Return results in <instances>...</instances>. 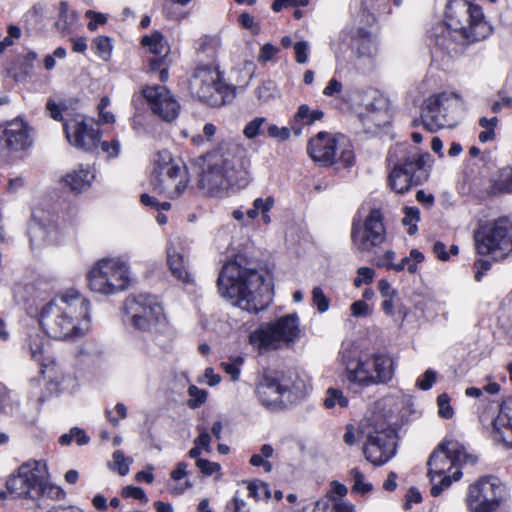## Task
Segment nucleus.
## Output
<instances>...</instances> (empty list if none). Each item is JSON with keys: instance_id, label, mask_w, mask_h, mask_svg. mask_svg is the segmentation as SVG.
Returning a JSON list of instances; mask_svg holds the SVG:
<instances>
[{"instance_id": "nucleus-48", "label": "nucleus", "mask_w": 512, "mask_h": 512, "mask_svg": "<svg viewBox=\"0 0 512 512\" xmlns=\"http://www.w3.org/2000/svg\"><path fill=\"white\" fill-rule=\"evenodd\" d=\"M196 466L205 476H211L220 470V465L218 463L211 462L206 459H197Z\"/></svg>"}, {"instance_id": "nucleus-61", "label": "nucleus", "mask_w": 512, "mask_h": 512, "mask_svg": "<svg viewBox=\"0 0 512 512\" xmlns=\"http://www.w3.org/2000/svg\"><path fill=\"white\" fill-rule=\"evenodd\" d=\"M278 49L271 44H265L260 50L258 60L265 63L271 60L277 53Z\"/></svg>"}, {"instance_id": "nucleus-20", "label": "nucleus", "mask_w": 512, "mask_h": 512, "mask_svg": "<svg viewBox=\"0 0 512 512\" xmlns=\"http://www.w3.org/2000/svg\"><path fill=\"white\" fill-rule=\"evenodd\" d=\"M46 465L42 461L22 464L16 474L9 476L6 488L15 498L36 499V491L40 489L42 473Z\"/></svg>"}, {"instance_id": "nucleus-1", "label": "nucleus", "mask_w": 512, "mask_h": 512, "mask_svg": "<svg viewBox=\"0 0 512 512\" xmlns=\"http://www.w3.org/2000/svg\"><path fill=\"white\" fill-rule=\"evenodd\" d=\"M250 166V158L242 145L223 142L205 155L198 187L207 196L224 197L232 187L248 185Z\"/></svg>"}, {"instance_id": "nucleus-43", "label": "nucleus", "mask_w": 512, "mask_h": 512, "mask_svg": "<svg viewBox=\"0 0 512 512\" xmlns=\"http://www.w3.org/2000/svg\"><path fill=\"white\" fill-rule=\"evenodd\" d=\"M44 345V338L39 334L30 335L28 339V347L31 353V358L36 361H41L42 350Z\"/></svg>"}, {"instance_id": "nucleus-49", "label": "nucleus", "mask_w": 512, "mask_h": 512, "mask_svg": "<svg viewBox=\"0 0 512 512\" xmlns=\"http://www.w3.org/2000/svg\"><path fill=\"white\" fill-rule=\"evenodd\" d=\"M309 0H275L272 4V9L275 12L281 11L284 7H305Z\"/></svg>"}, {"instance_id": "nucleus-22", "label": "nucleus", "mask_w": 512, "mask_h": 512, "mask_svg": "<svg viewBox=\"0 0 512 512\" xmlns=\"http://www.w3.org/2000/svg\"><path fill=\"white\" fill-rule=\"evenodd\" d=\"M64 131L68 142L81 150L92 151L100 144L101 133L94 124L88 123L82 116L66 120Z\"/></svg>"}, {"instance_id": "nucleus-11", "label": "nucleus", "mask_w": 512, "mask_h": 512, "mask_svg": "<svg viewBox=\"0 0 512 512\" xmlns=\"http://www.w3.org/2000/svg\"><path fill=\"white\" fill-rule=\"evenodd\" d=\"M191 93L202 102L219 107L231 102L235 88L222 81L221 72L211 66L197 67L190 79Z\"/></svg>"}, {"instance_id": "nucleus-57", "label": "nucleus", "mask_w": 512, "mask_h": 512, "mask_svg": "<svg viewBox=\"0 0 512 512\" xmlns=\"http://www.w3.org/2000/svg\"><path fill=\"white\" fill-rule=\"evenodd\" d=\"M274 89L275 86L272 82H266L259 86L256 90L258 99L261 101L269 100L273 96Z\"/></svg>"}, {"instance_id": "nucleus-41", "label": "nucleus", "mask_w": 512, "mask_h": 512, "mask_svg": "<svg viewBox=\"0 0 512 512\" xmlns=\"http://www.w3.org/2000/svg\"><path fill=\"white\" fill-rule=\"evenodd\" d=\"M402 223L408 226V234L413 235L417 231V223L420 220V211L417 207H405Z\"/></svg>"}, {"instance_id": "nucleus-9", "label": "nucleus", "mask_w": 512, "mask_h": 512, "mask_svg": "<svg viewBox=\"0 0 512 512\" xmlns=\"http://www.w3.org/2000/svg\"><path fill=\"white\" fill-rule=\"evenodd\" d=\"M476 252L503 260L512 252V223L501 217L481 224L473 234Z\"/></svg>"}, {"instance_id": "nucleus-29", "label": "nucleus", "mask_w": 512, "mask_h": 512, "mask_svg": "<svg viewBox=\"0 0 512 512\" xmlns=\"http://www.w3.org/2000/svg\"><path fill=\"white\" fill-rule=\"evenodd\" d=\"M93 178V172L88 167L84 168L80 165L78 169L68 173L64 181L72 191L78 193L87 189Z\"/></svg>"}, {"instance_id": "nucleus-40", "label": "nucleus", "mask_w": 512, "mask_h": 512, "mask_svg": "<svg viewBox=\"0 0 512 512\" xmlns=\"http://www.w3.org/2000/svg\"><path fill=\"white\" fill-rule=\"evenodd\" d=\"M92 48L95 53L103 60H108L111 56L112 44L108 37L99 36L94 39Z\"/></svg>"}, {"instance_id": "nucleus-38", "label": "nucleus", "mask_w": 512, "mask_h": 512, "mask_svg": "<svg viewBox=\"0 0 512 512\" xmlns=\"http://www.w3.org/2000/svg\"><path fill=\"white\" fill-rule=\"evenodd\" d=\"M326 394L327 396L324 400V405L326 408L331 409L335 406L344 408L348 405V399L343 395L341 390L329 388Z\"/></svg>"}, {"instance_id": "nucleus-25", "label": "nucleus", "mask_w": 512, "mask_h": 512, "mask_svg": "<svg viewBox=\"0 0 512 512\" xmlns=\"http://www.w3.org/2000/svg\"><path fill=\"white\" fill-rule=\"evenodd\" d=\"M492 425L496 439L512 447V399L500 405Z\"/></svg>"}, {"instance_id": "nucleus-51", "label": "nucleus", "mask_w": 512, "mask_h": 512, "mask_svg": "<svg viewBox=\"0 0 512 512\" xmlns=\"http://www.w3.org/2000/svg\"><path fill=\"white\" fill-rule=\"evenodd\" d=\"M274 197L268 196L266 198H256L253 202V207L260 214L263 212H269L274 206Z\"/></svg>"}, {"instance_id": "nucleus-42", "label": "nucleus", "mask_w": 512, "mask_h": 512, "mask_svg": "<svg viewBox=\"0 0 512 512\" xmlns=\"http://www.w3.org/2000/svg\"><path fill=\"white\" fill-rule=\"evenodd\" d=\"M350 475L353 480L352 491L365 494L372 490V484L364 481V474L359 469L353 468L350 471Z\"/></svg>"}, {"instance_id": "nucleus-45", "label": "nucleus", "mask_w": 512, "mask_h": 512, "mask_svg": "<svg viewBox=\"0 0 512 512\" xmlns=\"http://www.w3.org/2000/svg\"><path fill=\"white\" fill-rule=\"evenodd\" d=\"M312 299L320 313H324L329 309L330 300L325 296L320 287L313 288Z\"/></svg>"}, {"instance_id": "nucleus-39", "label": "nucleus", "mask_w": 512, "mask_h": 512, "mask_svg": "<svg viewBox=\"0 0 512 512\" xmlns=\"http://www.w3.org/2000/svg\"><path fill=\"white\" fill-rule=\"evenodd\" d=\"M249 496L255 500H268L271 497L269 485L265 482L255 480L248 484Z\"/></svg>"}, {"instance_id": "nucleus-37", "label": "nucleus", "mask_w": 512, "mask_h": 512, "mask_svg": "<svg viewBox=\"0 0 512 512\" xmlns=\"http://www.w3.org/2000/svg\"><path fill=\"white\" fill-rule=\"evenodd\" d=\"M39 487L40 489L36 491V498L39 496H47L49 498L60 499L64 496V492L59 486L46 481V471L42 473Z\"/></svg>"}, {"instance_id": "nucleus-4", "label": "nucleus", "mask_w": 512, "mask_h": 512, "mask_svg": "<svg viewBox=\"0 0 512 512\" xmlns=\"http://www.w3.org/2000/svg\"><path fill=\"white\" fill-rule=\"evenodd\" d=\"M446 26L441 35L436 37L435 44L449 54L455 51L452 32L467 42H475L485 39L492 31L484 19L481 7L466 0H450L446 8Z\"/></svg>"}, {"instance_id": "nucleus-19", "label": "nucleus", "mask_w": 512, "mask_h": 512, "mask_svg": "<svg viewBox=\"0 0 512 512\" xmlns=\"http://www.w3.org/2000/svg\"><path fill=\"white\" fill-rule=\"evenodd\" d=\"M397 442L395 431L385 424L368 427L364 455L367 461L381 466L396 454Z\"/></svg>"}, {"instance_id": "nucleus-12", "label": "nucleus", "mask_w": 512, "mask_h": 512, "mask_svg": "<svg viewBox=\"0 0 512 512\" xmlns=\"http://www.w3.org/2000/svg\"><path fill=\"white\" fill-rule=\"evenodd\" d=\"M307 152L313 161L323 166L337 162L350 167L354 162V152L350 141L344 135L319 132L307 146Z\"/></svg>"}, {"instance_id": "nucleus-32", "label": "nucleus", "mask_w": 512, "mask_h": 512, "mask_svg": "<svg viewBox=\"0 0 512 512\" xmlns=\"http://www.w3.org/2000/svg\"><path fill=\"white\" fill-rule=\"evenodd\" d=\"M75 22L76 14L73 11H70L67 2L61 1L59 4L58 19L55 22V27L59 31L66 32L71 29Z\"/></svg>"}, {"instance_id": "nucleus-36", "label": "nucleus", "mask_w": 512, "mask_h": 512, "mask_svg": "<svg viewBox=\"0 0 512 512\" xmlns=\"http://www.w3.org/2000/svg\"><path fill=\"white\" fill-rule=\"evenodd\" d=\"M267 124V118L255 117L246 124L243 129V134L247 139H255L263 134L265 128H267Z\"/></svg>"}, {"instance_id": "nucleus-62", "label": "nucleus", "mask_w": 512, "mask_h": 512, "mask_svg": "<svg viewBox=\"0 0 512 512\" xmlns=\"http://www.w3.org/2000/svg\"><path fill=\"white\" fill-rule=\"evenodd\" d=\"M378 289L383 298H394L397 294L390 283L385 279H381L378 282Z\"/></svg>"}, {"instance_id": "nucleus-13", "label": "nucleus", "mask_w": 512, "mask_h": 512, "mask_svg": "<svg viewBox=\"0 0 512 512\" xmlns=\"http://www.w3.org/2000/svg\"><path fill=\"white\" fill-rule=\"evenodd\" d=\"M87 280L93 292L103 295L116 294L128 288L129 268L119 259H101L89 271Z\"/></svg>"}, {"instance_id": "nucleus-5", "label": "nucleus", "mask_w": 512, "mask_h": 512, "mask_svg": "<svg viewBox=\"0 0 512 512\" xmlns=\"http://www.w3.org/2000/svg\"><path fill=\"white\" fill-rule=\"evenodd\" d=\"M428 153L419 154L411 151L405 145H396L387 155V165L390 169L387 184L397 194L408 192L412 186H417L429 177L427 162Z\"/></svg>"}, {"instance_id": "nucleus-14", "label": "nucleus", "mask_w": 512, "mask_h": 512, "mask_svg": "<svg viewBox=\"0 0 512 512\" xmlns=\"http://www.w3.org/2000/svg\"><path fill=\"white\" fill-rule=\"evenodd\" d=\"M506 496V485L499 478L487 475L469 485L466 504L472 512H495Z\"/></svg>"}, {"instance_id": "nucleus-21", "label": "nucleus", "mask_w": 512, "mask_h": 512, "mask_svg": "<svg viewBox=\"0 0 512 512\" xmlns=\"http://www.w3.org/2000/svg\"><path fill=\"white\" fill-rule=\"evenodd\" d=\"M363 110L359 113V119L367 133H373L378 128L386 126L390 122V116L386 100L375 90H367L361 93Z\"/></svg>"}, {"instance_id": "nucleus-23", "label": "nucleus", "mask_w": 512, "mask_h": 512, "mask_svg": "<svg viewBox=\"0 0 512 512\" xmlns=\"http://www.w3.org/2000/svg\"><path fill=\"white\" fill-rule=\"evenodd\" d=\"M142 94L152 112L166 122L175 120L180 112V105L171 92L163 85L145 86Z\"/></svg>"}, {"instance_id": "nucleus-58", "label": "nucleus", "mask_w": 512, "mask_h": 512, "mask_svg": "<svg viewBox=\"0 0 512 512\" xmlns=\"http://www.w3.org/2000/svg\"><path fill=\"white\" fill-rule=\"evenodd\" d=\"M474 268H475V275H474V278L476 281H481L483 275L485 274V272H487L488 270H490L491 268V263L488 261V260H484V259H478L474 262Z\"/></svg>"}, {"instance_id": "nucleus-2", "label": "nucleus", "mask_w": 512, "mask_h": 512, "mask_svg": "<svg viewBox=\"0 0 512 512\" xmlns=\"http://www.w3.org/2000/svg\"><path fill=\"white\" fill-rule=\"evenodd\" d=\"M217 286L222 297L250 313L266 309L272 302V288L265 276L239 262L226 263L221 269Z\"/></svg>"}, {"instance_id": "nucleus-44", "label": "nucleus", "mask_w": 512, "mask_h": 512, "mask_svg": "<svg viewBox=\"0 0 512 512\" xmlns=\"http://www.w3.org/2000/svg\"><path fill=\"white\" fill-rule=\"evenodd\" d=\"M188 393L191 397L188 401V405L190 408H197L206 401L207 392L203 389H200L192 385L189 387Z\"/></svg>"}, {"instance_id": "nucleus-52", "label": "nucleus", "mask_w": 512, "mask_h": 512, "mask_svg": "<svg viewBox=\"0 0 512 512\" xmlns=\"http://www.w3.org/2000/svg\"><path fill=\"white\" fill-rule=\"evenodd\" d=\"M114 411L116 412L117 417H114V416L111 415L112 414L111 410H106V415L108 417L109 422L113 426H117L121 419L126 418V416H127V409H126V406L124 404L117 403L115 405Z\"/></svg>"}, {"instance_id": "nucleus-50", "label": "nucleus", "mask_w": 512, "mask_h": 512, "mask_svg": "<svg viewBox=\"0 0 512 512\" xmlns=\"http://www.w3.org/2000/svg\"><path fill=\"white\" fill-rule=\"evenodd\" d=\"M350 311L351 315L354 317H366L371 314L369 305L362 300H358L352 303L350 306Z\"/></svg>"}, {"instance_id": "nucleus-55", "label": "nucleus", "mask_w": 512, "mask_h": 512, "mask_svg": "<svg viewBox=\"0 0 512 512\" xmlns=\"http://www.w3.org/2000/svg\"><path fill=\"white\" fill-rule=\"evenodd\" d=\"M294 51L296 61L300 64H304L308 60V43L305 41L297 42L294 45Z\"/></svg>"}, {"instance_id": "nucleus-3", "label": "nucleus", "mask_w": 512, "mask_h": 512, "mask_svg": "<svg viewBox=\"0 0 512 512\" xmlns=\"http://www.w3.org/2000/svg\"><path fill=\"white\" fill-rule=\"evenodd\" d=\"M90 302L74 290L66 291L41 310L39 323L45 334L56 340H74L89 329Z\"/></svg>"}, {"instance_id": "nucleus-35", "label": "nucleus", "mask_w": 512, "mask_h": 512, "mask_svg": "<svg viewBox=\"0 0 512 512\" xmlns=\"http://www.w3.org/2000/svg\"><path fill=\"white\" fill-rule=\"evenodd\" d=\"M133 462L131 458L125 457L121 450H116L112 454V462L109 463V468L121 476L129 473V466Z\"/></svg>"}, {"instance_id": "nucleus-28", "label": "nucleus", "mask_w": 512, "mask_h": 512, "mask_svg": "<svg viewBox=\"0 0 512 512\" xmlns=\"http://www.w3.org/2000/svg\"><path fill=\"white\" fill-rule=\"evenodd\" d=\"M29 237L32 248L54 245L60 240V234L56 227L46 226L40 222H36L30 226Z\"/></svg>"}, {"instance_id": "nucleus-24", "label": "nucleus", "mask_w": 512, "mask_h": 512, "mask_svg": "<svg viewBox=\"0 0 512 512\" xmlns=\"http://www.w3.org/2000/svg\"><path fill=\"white\" fill-rule=\"evenodd\" d=\"M255 392L263 406L276 409L282 407L288 388L280 383L276 372L263 370L257 378Z\"/></svg>"}, {"instance_id": "nucleus-54", "label": "nucleus", "mask_w": 512, "mask_h": 512, "mask_svg": "<svg viewBox=\"0 0 512 512\" xmlns=\"http://www.w3.org/2000/svg\"><path fill=\"white\" fill-rule=\"evenodd\" d=\"M122 495L124 497H131L134 499H138L144 503H146L148 501V498H147L144 490L140 487L126 486L122 490Z\"/></svg>"}, {"instance_id": "nucleus-26", "label": "nucleus", "mask_w": 512, "mask_h": 512, "mask_svg": "<svg viewBox=\"0 0 512 512\" xmlns=\"http://www.w3.org/2000/svg\"><path fill=\"white\" fill-rule=\"evenodd\" d=\"M141 43L155 55V57L149 60L150 70L160 68L164 63V59L170 53V47L164 36L159 31H155L149 36H144Z\"/></svg>"}, {"instance_id": "nucleus-27", "label": "nucleus", "mask_w": 512, "mask_h": 512, "mask_svg": "<svg viewBox=\"0 0 512 512\" xmlns=\"http://www.w3.org/2000/svg\"><path fill=\"white\" fill-rule=\"evenodd\" d=\"M167 264L172 276L184 285L193 284L194 280L189 272L188 263L182 253L176 248H167Z\"/></svg>"}, {"instance_id": "nucleus-8", "label": "nucleus", "mask_w": 512, "mask_h": 512, "mask_svg": "<svg viewBox=\"0 0 512 512\" xmlns=\"http://www.w3.org/2000/svg\"><path fill=\"white\" fill-rule=\"evenodd\" d=\"M301 336L297 314H288L264 323L249 335L250 344L260 352L276 350L296 342Z\"/></svg>"}, {"instance_id": "nucleus-47", "label": "nucleus", "mask_w": 512, "mask_h": 512, "mask_svg": "<svg viewBox=\"0 0 512 512\" xmlns=\"http://www.w3.org/2000/svg\"><path fill=\"white\" fill-rule=\"evenodd\" d=\"M269 137L285 141L290 137V130L287 127H278L275 124H267Z\"/></svg>"}, {"instance_id": "nucleus-16", "label": "nucleus", "mask_w": 512, "mask_h": 512, "mask_svg": "<svg viewBox=\"0 0 512 512\" xmlns=\"http://www.w3.org/2000/svg\"><path fill=\"white\" fill-rule=\"evenodd\" d=\"M157 166L151 176V186L159 194L174 199L187 188L188 177L184 168L174 163L168 152L158 153Z\"/></svg>"}, {"instance_id": "nucleus-34", "label": "nucleus", "mask_w": 512, "mask_h": 512, "mask_svg": "<svg viewBox=\"0 0 512 512\" xmlns=\"http://www.w3.org/2000/svg\"><path fill=\"white\" fill-rule=\"evenodd\" d=\"M440 477L441 479L438 482H436L435 480L431 482L432 487L430 493L434 497L439 496L444 490L448 489L454 481L460 480L462 477V471L461 469L457 468L456 470H454L452 475H448L446 473Z\"/></svg>"}, {"instance_id": "nucleus-60", "label": "nucleus", "mask_w": 512, "mask_h": 512, "mask_svg": "<svg viewBox=\"0 0 512 512\" xmlns=\"http://www.w3.org/2000/svg\"><path fill=\"white\" fill-rule=\"evenodd\" d=\"M512 107V97L508 95H499V100L495 101L492 104V111L494 113L500 112L503 108H511Z\"/></svg>"}, {"instance_id": "nucleus-63", "label": "nucleus", "mask_w": 512, "mask_h": 512, "mask_svg": "<svg viewBox=\"0 0 512 512\" xmlns=\"http://www.w3.org/2000/svg\"><path fill=\"white\" fill-rule=\"evenodd\" d=\"M101 148L109 157H115L120 151V144L117 140H113L111 143L104 141L101 143Z\"/></svg>"}, {"instance_id": "nucleus-17", "label": "nucleus", "mask_w": 512, "mask_h": 512, "mask_svg": "<svg viewBox=\"0 0 512 512\" xmlns=\"http://www.w3.org/2000/svg\"><path fill=\"white\" fill-rule=\"evenodd\" d=\"M386 240V228L379 209H372L364 221L354 219L351 226L352 247L360 253L374 252Z\"/></svg>"}, {"instance_id": "nucleus-59", "label": "nucleus", "mask_w": 512, "mask_h": 512, "mask_svg": "<svg viewBox=\"0 0 512 512\" xmlns=\"http://www.w3.org/2000/svg\"><path fill=\"white\" fill-rule=\"evenodd\" d=\"M210 442H211V436L205 430H203L199 434V436L194 439V445H197L198 447H200L201 449L205 450L208 453H210L212 451Z\"/></svg>"}, {"instance_id": "nucleus-30", "label": "nucleus", "mask_w": 512, "mask_h": 512, "mask_svg": "<svg viewBox=\"0 0 512 512\" xmlns=\"http://www.w3.org/2000/svg\"><path fill=\"white\" fill-rule=\"evenodd\" d=\"M357 56L372 58L377 53L376 43L373 40L371 34L364 29L358 30V40H357Z\"/></svg>"}, {"instance_id": "nucleus-64", "label": "nucleus", "mask_w": 512, "mask_h": 512, "mask_svg": "<svg viewBox=\"0 0 512 512\" xmlns=\"http://www.w3.org/2000/svg\"><path fill=\"white\" fill-rule=\"evenodd\" d=\"M342 90V84L337 79H331L327 86L323 90V94L326 96H333L340 93Z\"/></svg>"}, {"instance_id": "nucleus-6", "label": "nucleus", "mask_w": 512, "mask_h": 512, "mask_svg": "<svg viewBox=\"0 0 512 512\" xmlns=\"http://www.w3.org/2000/svg\"><path fill=\"white\" fill-rule=\"evenodd\" d=\"M396 363L385 353H373L346 363L344 378L350 389H364L388 384L394 377Z\"/></svg>"}, {"instance_id": "nucleus-46", "label": "nucleus", "mask_w": 512, "mask_h": 512, "mask_svg": "<svg viewBox=\"0 0 512 512\" xmlns=\"http://www.w3.org/2000/svg\"><path fill=\"white\" fill-rule=\"evenodd\" d=\"M437 404L439 408V415L443 418L449 419L453 416L454 411L450 405V398L446 393H442L437 398Z\"/></svg>"}, {"instance_id": "nucleus-53", "label": "nucleus", "mask_w": 512, "mask_h": 512, "mask_svg": "<svg viewBox=\"0 0 512 512\" xmlns=\"http://www.w3.org/2000/svg\"><path fill=\"white\" fill-rule=\"evenodd\" d=\"M435 380H436V372L432 369H428L425 371L423 378L417 380L416 385L421 390L426 391L432 387Z\"/></svg>"}, {"instance_id": "nucleus-31", "label": "nucleus", "mask_w": 512, "mask_h": 512, "mask_svg": "<svg viewBox=\"0 0 512 512\" xmlns=\"http://www.w3.org/2000/svg\"><path fill=\"white\" fill-rule=\"evenodd\" d=\"M491 188L494 193L512 194V167L501 168L493 180Z\"/></svg>"}, {"instance_id": "nucleus-10", "label": "nucleus", "mask_w": 512, "mask_h": 512, "mask_svg": "<svg viewBox=\"0 0 512 512\" xmlns=\"http://www.w3.org/2000/svg\"><path fill=\"white\" fill-rule=\"evenodd\" d=\"M36 131L22 117L0 123V159L10 163L22 159L34 146Z\"/></svg>"}, {"instance_id": "nucleus-7", "label": "nucleus", "mask_w": 512, "mask_h": 512, "mask_svg": "<svg viewBox=\"0 0 512 512\" xmlns=\"http://www.w3.org/2000/svg\"><path fill=\"white\" fill-rule=\"evenodd\" d=\"M464 103L455 92L444 91L430 95L421 106V122L431 131L456 125L463 111Z\"/></svg>"}, {"instance_id": "nucleus-15", "label": "nucleus", "mask_w": 512, "mask_h": 512, "mask_svg": "<svg viewBox=\"0 0 512 512\" xmlns=\"http://www.w3.org/2000/svg\"><path fill=\"white\" fill-rule=\"evenodd\" d=\"M476 462L477 456L468 453L461 443L456 440H444L429 456L427 475L430 482H433L436 476H442L454 468L461 469L465 464L474 465Z\"/></svg>"}, {"instance_id": "nucleus-18", "label": "nucleus", "mask_w": 512, "mask_h": 512, "mask_svg": "<svg viewBox=\"0 0 512 512\" xmlns=\"http://www.w3.org/2000/svg\"><path fill=\"white\" fill-rule=\"evenodd\" d=\"M125 311L132 324L142 331H153L165 322L163 308L154 296L139 294L128 297Z\"/></svg>"}, {"instance_id": "nucleus-33", "label": "nucleus", "mask_w": 512, "mask_h": 512, "mask_svg": "<svg viewBox=\"0 0 512 512\" xmlns=\"http://www.w3.org/2000/svg\"><path fill=\"white\" fill-rule=\"evenodd\" d=\"M323 116L324 113L321 110H310L308 105L302 104L294 116V121L301 125H312L315 121L321 120Z\"/></svg>"}, {"instance_id": "nucleus-56", "label": "nucleus", "mask_w": 512, "mask_h": 512, "mask_svg": "<svg viewBox=\"0 0 512 512\" xmlns=\"http://www.w3.org/2000/svg\"><path fill=\"white\" fill-rule=\"evenodd\" d=\"M220 45V40L216 36H206L201 40L199 50L202 52L215 51Z\"/></svg>"}]
</instances>
